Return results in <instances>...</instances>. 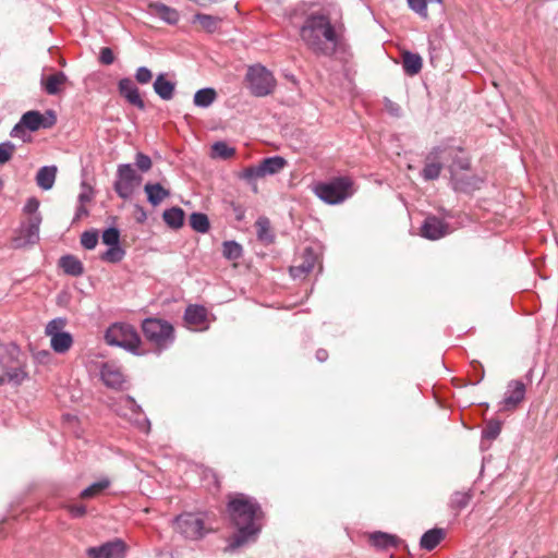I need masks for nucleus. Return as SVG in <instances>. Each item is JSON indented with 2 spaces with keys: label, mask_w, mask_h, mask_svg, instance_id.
I'll use <instances>...</instances> for the list:
<instances>
[{
  "label": "nucleus",
  "mask_w": 558,
  "mask_h": 558,
  "mask_svg": "<svg viewBox=\"0 0 558 558\" xmlns=\"http://www.w3.org/2000/svg\"><path fill=\"white\" fill-rule=\"evenodd\" d=\"M39 205H40V203H39L38 198L29 197L26 201V204L24 205L23 211L25 214L29 215V217L33 215H40L38 213Z\"/></svg>",
  "instance_id": "obj_51"
},
{
  "label": "nucleus",
  "mask_w": 558,
  "mask_h": 558,
  "mask_svg": "<svg viewBox=\"0 0 558 558\" xmlns=\"http://www.w3.org/2000/svg\"><path fill=\"white\" fill-rule=\"evenodd\" d=\"M105 341L111 347H119L125 351L141 355V338L136 329L125 323H114L110 325L105 332Z\"/></svg>",
  "instance_id": "obj_3"
},
{
  "label": "nucleus",
  "mask_w": 558,
  "mask_h": 558,
  "mask_svg": "<svg viewBox=\"0 0 558 558\" xmlns=\"http://www.w3.org/2000/svg\"><path fill=\"white\" fill-rule=\"evenodd\" d=\"M123 404L125 408H128L132 414L136 415V416H142V408L141 405H138L134 398H132L131 396H126L125 398H123L122 400ZM133 424L142 432L148 434L149 430H150V422L147 417L143 416V417H136L134 421H133Z\"/></svg>",
  "instance_id": "obj_23"
},
{
  "label": "nucleus",
  "mask_w": 558,
  "mask_h": 558,
  "mask_svg": "<svg viewBox=\"0 0 558 558\" xmlns=\"http://www.w3.org/2000/svg\"><path fill=\"white\" fill-rule=\"evenodd\" d=\"M155 13L168 24H177L179 20V13L175 9L170 8L163 3H155L153 5Z\"/></svg>",
  "instance_id": "obj_36"
},
{
  "label": "nucleus",
  "mask_w": 558,
  "mask_h": 558,
  "mask_svg": "<svg viewBox=\"0 0 558 558\" xmlns=\"http://www.w3.org/2000/svg\"><path fill=\"white\" fill-rule=\"evenodd\" d=\"M190 225L193 230L199 233H206L210 228L207 215L202 213H193L190 216Z\"/></svg>",
  "instance_id": "obj_38"
},
{
  "label": "nucleus",
  "mask_w": 558,
  "mask_h": 558,
  "mask_svg": "<svg viewBox=\"0 0 558 558\" xmlns=\"http://www.w3.org/2000/svg\"><path fill=\"white\" fill-rule=\"evenodd\" d=\"M153 72H136V80L141 84H146L151 80Z\"/></svg>",
  "instance_id": "obj_57"
},
{
  "label": "nucleus",
  "mask_w": 558,
  "mask_h": 558,
  "mask_svg": "<svg viewBox=\"0 0 558 558\" xmlns=\"http://www.w3.org/2000/svg\"><path fill=\"white\" fill-rule=\"evenodd\" d=\"M99 61L101 62V64L104 65H110L113 63L114 61V54H113V51L111 50V48L109 47H104L100 49V52H99Z\"/></svg>",
  "instance_id": "obj_53"
},
{
  "label": "nucleus",
  "mask_w": 558,
  "mask_h": 558,
  "mask_svg": "<svg viewBox=\"0 0 558 558\" xmlns=\"http://www.w3.org/2000/svg\"><path fill=\"white\" fill-rule=\"evenodd\" d=\"M135 165L142 172H147L151 168V159L149 156L137 153L135 155Z\"/></svg>",
  "instance_id": "obj_50"
},
{
  "label": "nucleus",
  "mask_w": 558,
  "mask_h": 558,
  "mask_svg": "<svg viewBox=\"0 0 558 558\" xmlns=\"http://www.w3.org/2000/svg\"><path fill=\"white\" fill-rule=\"evenodd\" d=\"M59 264L66 275L77 277L84 272L82 262L72 255L62 256Z\"/></svg>",
  "instance_id": "obj_30"
},
{
  "label": "nucleus",
  "mask_w": 558,
  "mask_h": 558,
  "mask_svg": "<svg viewBox=\"0 0 558 558\" xmlns=\"http://www.w3.org/2000/svg\"><path fill=\"white\" fill-rule=\"evenodd\" d=\"M66 508L73 518H82L86 513V507L84 505H70Z\"/></svg>",
  "instance_id": "obj_55"
},
{
  "label": "nucleus",
  "mask_w": 558,
  "mask_h": 558,
  "mask_svg": "<svg viewBox=\"0 0 558 558\" xmlns=\"http://www.w3.org/2000/svg\"><path fill=\"white\" fill-rule=\"evenodd\" d=\"M66 319L58 317L51 319L45 328V333L50 338V347L58 354L66 353L73 345V337L64 331Z\"/></svg>",
  "instance_id": "obj_6"
},
{
  "label": "nucleus",
  "mask_w": 558,
  "mask_h": 558,
  "mask_svg": "<svg viewBox=\"0 0 558 558\" xmlns=\"http://www.w3.org/2000/svg\"><path fill=\"white\" fill-rule=\"evenodd\" d=\"M88 214V210L85 208L83 204H80L76 208L75 213V220L81 219L83 216H86Z\"/></svg>",
  "instance_id": "obj_58"
},
{
  "label": "nucleus",
  "mask_w": 558,
  "mask_h": 558,
  "mask_svg": "<svg viewBox=\"0 0 558 558\" xmlns=\"http://www.w3.org/2000/svg\"><path fill=\"white\" fill-rule=\"evenodd\" d=\"M402 65L403 70H421L423 61L418 53L404 51L402 53Z\"/></svg>",
  "instance_id": "obj_40"
},
{
  "label": "nucleus",
  "mask_w": 558,
  "mask_h": 558,
  "mask_svg": "<svg viewBox=\"0 0 558 558\" xmlns=\"http://www.w3.org/2000/svg\"><path fill=\"white\" fill-rule=\"evenodd\" d=\"M16 352L17 353V349L16 348H13V351L11 352V355L13 356V353Z\"/></svg>",
  "instance_id": "obj_64"
},
{
  "label": "nucleus",
  "mask_w": 558,
  "mask_h": 558,
  "mask_svg": "<svg viewBox=\"0 0 558 558\" xmlns=\"http://www.w3.org/2000/svg\"><path fill=\"white\" fill-rule=\"evenodd\" d=\"M260 165L248 167L243 171V178L246 180H255L258 178H263L264 173L260 171Z\"/></svg>",
  "instance_id": "obj_52"
},
{
  "label": "nucleus",
  "mask_w": 558,
  "mask_h": 558,
  "mask_svg": "<svg viewBox=\"0 0 558 558\" xmlns=\"http://www.w3.org/2000/svg\"><path fill=\"white\" fill-rule=\"evenodd\" d=\"M260 171L266 175H272L280 172L287 165V160L280 156H274L263 159L260 162Z\"/></svg>",
  "instance_id": "obj_28"
},
{
  "label": "nucleus",
  "mask_w": 558,
  "mask_h": 558,
  "mask_svg": "<svg viewBox=\"0 0 558 558\" xmlns=\"http://www.w3.org/2000/svg\"><path fill=\"white\" fill-rule=\"evenodd\" d=\"M175 83L167 80L163 74H159L154 82V90L162 100L173 98Z\"/></svg>",
  "instance_id": "obj_26"
},
{
  "label": "nucleus",
  "mask_w": 558,
  "mask_h": 558,
  "mask_svg": "<svg viewBox=\"0 0 558 558\" xmlns=\"http://www.w3.org/2000/svg\"><path fill=\"white\" fill-rule=\"evenodd\" d=\"M409 8L418 14L421 17L426 19L427 12V0H407Z\"/></svg>",
  "instance_id": "obj_49"
},
{
  "label": "nucleus",
  "mask_w": 558,
  "mask_h": 558,
  "mask_svg": "<svg viewBox=\"0 0 558 558\" xmlns=\"http://www.w3.org/2000/svg\"><path fill=\"white\" fill-rule=\"evenodd\" d=\"M175 531L189 539L202 538L206 531L204 520L194 513H183L174 520Z\"/></svg>",
  "instance_id": "obj_9"
},
{
  "label": "nucleus",
  "mask_w": 558,
  "mask_h": 558,
  "mask_svg": "<svg viewBox=\"0 0 558 558\" xmlns=\"http://www.w3.org/2000/svg\"><path fill=\"white\" fill-rule=\"evenodd\" d=\"M246 83L250 92L256 97L267 96L276 87L272 72H247Z\"/></svg>",
  "instance_id": "obj_10"
},
{
  "label": "nucleus",
  "mask_w": 558,
  "mask_h": 558,
  "mask_svg": "<svg viewBox=\"0 0 558 558\" xmlns=\"http://www.w3.org/2000/svg\"><path fill=\"white\" fill-rule=\"evenodd\" d=\"M5 383V377L4 376H0V386L3 385Z\"/></svg>",
  "instance_id": "obj_62"
},
{
  "label": "nucleus",
  "mask_w": 558,
  "mask_h": 558,
  "mask_svg": "<svg viewBox=\"0 0 558 558\" xmlns=\"http://www.w3.org/2000/svg\"><path fill=\"white\" fill-rule=\"evenodd\" d=\"M440 147H450L454 149V153L448 156V169L450 172V179H452L456 174L459 175L460 173L470 170V157L460 145L454 144L453 141H447L441 143Z\"/></svg>",
  "instance_id": "obj_11"
},
{
  "label": "nucleus",
  "mask_w": 558,
  "mask_h": 558,
  "mask_svg": "<svg viewBox=\"0 0 558 558\" xmlns=\"http://www.w3.org/2000/svg\"><path fill=\"white\" fill-rule=\"evenodd\" d=\"M217 99V93L211 87L198 89L193 98V102L196 107L208 108Z\"/></svg>",
  "instance_id": "obj_32"
},
{
  "label": "nucleus",
  "mask_w": 558,
  "mask_h": 558,
  "mask_svg": "<svg viewBox=\"0 0 558 558\" xmlns=\"http://www.w3.org/2000/svg\"><path fill=\"white\" fill-rule=\"evenodd\" d=\"M526 386L520 379H512L507 384L505 396L500 404L502 410L511 411L524 400Z\"/></svg>",
  "instance_id": "obj_14"
},
{
  "label": "nucleus",
  "mask_w": 558,
  "mask_h": 558,
  "mask_svg": "<svg viewBox=\"0 0 558 558\" xmlns=\"http://www.w3.org/2000/svg\"><path fill=\"white\" fill-rule=\"evenodd\" d=\"M471 497L472 495L468 492H456L451 496L450 505L453 509L461 510L469 505Z\"/></svg>",
  "instance_id": "obj_42"
},
{
  "label": "nucleus",
  "mask_w": 558,
  "mask_h": 558,
  "mask_svg": "<svg viewBox=\"0 0 558 558\" xmlns=\"http://www.w3.org/2000/svg\"><path fill=\"white\" fill-rule=\"evenodd\" d=\"M501 430V424L498 421H490L483 429L482 435L486 439H496Z\"/></svg>",
  "instance_id": "obj_45"
},
{
  "label": "nucleus",
  "mask_w": 558,
  "mask_h": 558,
  "mask_svg": "<svg viewBox=\"0 0 558 558\" xmlns=\"http://www.w3.org/2000/svg\"><path fill=\"white\" fill-rule=\"evenodd\" d=\"M286 77H287L289 81L293 82V83H295V82H296V81H295V77H294V75H293L292 73H288V74L286 75Z\"/></svg>",
  "instance_id": "obj_61"
},
{
  "label": "nucleus",
  "mask_w": 558,
  "mask_h": 558,
  "mask_svg": "<svg viewBox=\"0 0 558 558\" xmlns=\"http://www.w3.org/2000/svg\"><path fill=\"white\" fill-rule=\"evenodd\" d=\"M98 243V233L96 231H85L81 235V244L86 250H93Z\"/></svg>",
  "instance_id": "obj_46"
},
{
  "label": "nucleus",
  "mask_w": 558,
  "mask_h": 558,
  "mask_svg": "<svg viewBox=\"0 0 558 558\" xmlns=\"http://www.w3.org/2000/svg\"><path fill=\"white\" fill-rule=\"evenodd\" d=\"M142 177L136 173L130 163L118 166L114 191L122 198L128 199L132 196L134 189L141 183Z\"/></svg>",
  "instance_id": "obj_8"
},
{
  "label": "nucleus",
  "mask_w": 558,
  "mask_h": 558,
  "mask_svg": "<svg viewBox=\"0 0 558 558\" xmlns=\"http://www.w3.org/2000/svg\"><path fill=\"white\" fill-rule=\"evenodd\" d=\"M369 539L375 547L381 549L390 546L395 547L399 543V538L397 536L384 532H374L371 534Z\"/></svg>",
  "instance_id": "obj_34"
},
{
  "label": "nucleus",
  "mask_w": 558,
  "mask_h": 558,
  "mask_svg": "<svg viewBox=\"0 0 558 558\" xmlns=\"http://www.w3.org/2000/svg\"><path fill=\"white\" fill-rule=\"evenodd\" d=\"M21 120L28 128L29 132H36L40 129H50L57 123V114L53 110H47L44 113L37 110L25 112Z\"/></svg>",
  "instance_id": "obj_12"
},
{
  "label": "nucleus",
  "mask_w": 558,
  "mask_h": 558,
  "mask_svg": "<svg viewBox=\"0 0 558 558\" xmlns=\"http://www.w3.org/2000/svg\"><path fill=\"white\" fill-rule=\"evenodd\" d=\"M102 242L108 246L120 245V232L117 228H108L102 233Z\"/></svg>",
  "instance_id": "obj_43"
},
{
  "label": "nucleus",
  "mask_w": 558,
  "mask_h": 558,
  "mask_svg": "<svg viewBox=\"0 0 558 558\" xmlns=\"http://www.w3.org/2000/svg\"><path fill=\"white\" fill-rule=\"evenodd\" d=\"M448 233L449 226L435 216L427 217L421 228L422 236L428 240H438Z\"/></svg>",
  "instance_id": "obj_18"
},
{
  "label": "nucleus",
  "mask_w": 558,
  "mask_h": 558,
  "mask_svg": "<svg viewBox=\"0 0 558 558\" xmlns=\"http://www.w3.org/2000/svg\"><path fill=\"white\" fill-rule=\"evenodd\" d=\"M213 153L215 156L227 159L234 155V149L229 147L223 142H217L213 145Z\"/></svg>",
  "instance_id": "obj_47"
},
{
  "label": "nucleus",
  "mask_w": 558,
  "mask_h": 558,
  "mask_svg": "<svg viewBox=\"0 0 558 558\" xmlns=\"http://www.w3.org/2000/svg\"><path fill=\"white\" fill-rule=\"evenodd\" d=\"M87 555L89 558H124V544L118 539L98 547H89Z\"/></svg>",
  "instance_id": "obj_17"
},
{
  "label": "nucleus",
  "mask_w": 558,
  "mask_h": 558,
  "mask_svg": "<svg viewBox=\"0 0 558 558\" xmlns=\"http://www.w3.org/2000/svg\"><path fill=\"white\" fill-rule=\"evenodd\" d=\"M41 221V215L31 216L26 223L21 227L20 235L13 240L14 246L24 247L37 243L39 241Z\"/></svg>",
  "instance_id": "obj_13"
},
{
  "label": "nucleus",
  "mask_w": 558,
  "mask_h": 558,
  "mask_svg": "<svg viewBox=\"0 0 558 558\" xmlns=\"http://www.w3.org/2000/svg\"><path fill=\"white\" fill-rule=\"evenodd\" d=\"M316 359L319 361V362H325L327 359H328V352L324 349H319L317 350L316 352Z\"/></svg>",
  "instance_id": "obj_59"
},
{
  "label": "nucleus",
  "mask_w": 558,
  "mask_h": 558,
  "mask_svg": "<svg viewBox=\"0 0 558 558\" xmlns=\"http://www.w3.org/2000/svg\"><path fill=\"white\" fill-rule=\"evenodd\" d=\"M93 197L92 187H89L85 182L82 183V192L78 195L80 204H85L89 202Z\"/></svg>",
  "instance_id": "obj_54"
},
{
  "label": "nucleus",
  "mask_w": 558,
  "mask_h": 558,
  "mask_svg": "<svg viewBox=\"0 0 558 558\" xmlns=\"http://www.w3.org/2000/svg\"><path fill=\"white\" fill-rule=\"evenodd\" d=\"M385 108L387 109V111L392 114V116H399L400 114V107L392 102L391 100L389 99H386L385 101Z\"/></svg>",
  "instance_id": "obj_56"
},
{
  "label": "nucleus",
  "mask_w": 558,
  "mask_h": 558,
  "mask_svg": "<svg viewBox=\"0 0 558 558\" xmlns=\"http://www.w3.org/2000/svg\"><path fill=\"white\" fill-rule=\"evenodd\" d=\"M445 536L442 529H432L425 532L420 541L421 548L425 550H433L441 542Z\"/></svg>",
  "instance_id": "obj_29"
},
{
  "label": "nucleus",
  "mask_w": 558,
  "mask_h": 558,
  "mask_svg": "<svg viewBox=\"0 0 558 558\" xmlns=\"http://www.w3.org/2000/svg\"><path fill=\"white\" fill-rule=\"evenodd\" d=\"M125 251L120 245L109 246V248L101 254V259L108 263H119L123 259Z\"/></svg>",
  "instance_id": "obj_41"
},
{
  "label": "nucleus",
  "mask_w": 558,
  "mask_h": 558,
  "mask_svg": "<svg viewBox=\"0 0 558 558\" xmlns=\"http://www.w3.org/2000/svg\"><path fill=\"white\" fill-rule=\"evenodd\" d=\"M11 137L21 138L23 142H27L31 140V135L28 134V128L23 124V121H20L13 126L10 132Z\"/></svg>",
  "instance_id": "obj_48"
},
{
  "label": "nucleus",
  "mask_w": 558,
  "mask_h": 558,
  "mask_svg": "<svg viewBox=\"0 0 558 558\" xmlns=\"http://www.w3.org/2000/svg\"><path fill=\"white\" fill-rule=\"evenodd\" d=\"M300 36L315 53L333 54L341 43L340 26L335 16L311 13L300 28Z\"/></svg>",
  "instance_id": "obj_2"
},
{
  "label": "nucleus",
  "mask_w": 558,
  "mask_h": 558,
  "mask_svg": "<svg viewBox=\"0 0 558 558\" xmlns=\"http://www.w3.org/2000/svg\"><path fill=\"white\" fill-rule=\"evenodd\" d=\"M100 378L111 389H122L125 383V376L121 367L112 362H106L101 365Z\"/></svg>",
  "instance_id": "obj_16"
},
{
  "label": "nucleus",
  "mask_w": 558,
  "mask_h": 558,
  "mask_svg": "<svg viewBox=\"0 0 558 558\" xmlns=\"http://www.w3.org/2000/svg\"><path fill=\"white\" fill-rule=\"evenodd\" d=\"M119 92L120 95L124 97L129 104L141 110L145 108V102L140 95L138 88L131 80L122 78L119 82Z\"/></svg>",
  "instance_id": "obj_20"
},
{
  "label": "nucleus",
  "mask_w": 558,
  "mask_h": 558,
  "mask_svg": "<svg viewBox=\"0 0 558 558\" xmlns=\"http://www.w3.org/2000/svg\"><path fill=\"white\" fill-rule=\"evenodd\" d=\"M110 485V480L108 477H102L83 489L80 494V497L83 499L95 498L101 495L107 488H109Z\"/></svg>",
  "instance_id": "obj_31"
},
{
  "label": "nucleus",
  "mask_w": 558,
  "mask_h": 558,
  "mask_svg": "<svg viewBox=\"0 0 558 558\" xmlns=\"http://www.w3.org/2000/svg\"><path fill=\"white\" fill-rule=\"evenodd\" d=\"M184 320L195 330L206 329L207 311L202 305H190L184 312Z\"/></svg>",
  "instance_id": "obj_19"
},
{
  "label": "nucleus",
  "mask_w": 558,
  "mask_h": 558,
  "mask_svg": "<svg viewBox=\"0 0 558 558\" xmlns=\"http://www.w3.org/2000/svg\"><path fill=\"white\" fill-rule=\"evenodd\" d=\"M242 246L235 241H225L222 244V255L229 260H235L242 256Z\"/></svg>",
  "instance_id": "obj_39"
},
{
  "label": "nucleus",
  "mask_w": 558,
  "mask_h": 558,
  "mask_svg": "<svg viewBox=\"0 0 558 558\" xmlns=\"http://www.w3.org/2000/svg\"><path fill=\"white\" fill-rule=\"evenodd\" d=\"M483 182L484 180L482 177L470 172V170L464 171L459 175L456 174L452 179H450L452 189L462 193H472L476 190H480Z\"/></svg>",
  "instance_id": "obj_15"
},
{
  "label": "nucleus",
  "mask_w": 558,
  "mask_h": 558,
  "mask_svg": "<svg viewBox=\"0 0 558 558\" xmlns=\"http://www.w3.org/2000/svg\"><path fill=\"white\" fill-rule=\"evenodd\" d=\"M57 177V167L56 166H44L41 167L36 174V183L37 185L44 190H51Z\"/></svg>",
  "instance_id": "obj_24"
},
{
  "label": "nucleus",
  "mask_w": 558,
  "mask_h": 558,
  "mask_svg": "<svg viewBox=\"0 0 558 558\" xmlns=\"http://www.w3.org/2000/svg\"><path fill=\"white\" fill-rule=\"evenodd\" d=\"M314 192L323 202L337 205L352 196V181L347 177L336 178L329 182L317 184Z\"/></svg>",
  "instance_id": "obj_5"
},
{
  "label": "nucleus",
  "mask_w": 558,
  "mask_h": 558,
  "mask_svg": "<svg viewBox=\"0 0 558 558\" xmlns=\"http://www.w3.org/2000/svg\"><path fill=\"white\" fill-rule=\"evenodd\" d=\"M163 221L172 229H179L184 222V211L180 207H171L162 214Z\"/></svg>",
  "instance_id": "obj_33"
},
{
  "label": "nucleus",
  "mask_w": 558,
  "mask_h": 558,
  "mask_svg": "<svg viewBox=\"0 0 558 558\" xmlns=\"http://www.w3.org/2000/svg\"><path fill=\"white\" fill-rule=\"evenodd\" d=\"M454 153L453 148L440 147V145L432 148L425 158L424 168L421 171V177L425 181H433L439 178L440 172L448 162V156Z\"/></svg>",
  "instance_id": "obj_7"
},
{
  "label": "nucleus",
  "mask_w": 558,
  "mask_h": 558,
  "mask_svg": "<svg viewBox=\"0 0 558 558\" xmlns=\"http://www.w3.org/2000/svg\"><path fill=\"white\" fill-rule=\"evenodd\" d=\"M14 365L1 366L4 371L5 380L14 385H21L27 377L24 365L15 357H13Z\"/></svg>",
  "instance_id": "obj_25"
},
{
  "label": "nucleus",
  "mask_w": 558,
  "mask_h": 558,
  "mask_svg": "<svg viewBox=\"0 0 558 558\" xmlns=\"http://www.w3.org/2000/svg\"><path fill=\"white\" fill-rule=\"evenodd\" d=\"M66 80L64 72H54L49 75H43L40 84L48 95H57L62 90Z\"/></svg>",
  "instance_id": "obj_22"
},
{
  "label": "nucleus",
  "mask_w": 558,
  "mask_h": 558,
  "mask_svg": "<svg viewBox=\"0 0 558 558\" xmlns=\"http://www.w3.org/2000/svg\"><path fill=\"white\" fill-rule=\"evenodd\" d=\"M228 512L236 533L231 537L230 549L255 542L263 527L264 513L255 498L235 494L228 502Z\"/></svg>",
  "instance_id": "obj_1"
},
{
  "label": "nucleus",
  "mask_w": 558,
  "mask_h": 558,
  "mask_svg": "<svg viewBox=\"0 0 558 558\" xmlns=\"http://www.w3.org/2000/svg\"><path fill=\"white\" fill-rule=\"evenodd\" d=\"M136 70L144 71V70H148V69L146 66H138Z\"/></svg>",
  "instance_id": "obj_63"
},
{
  "label": "nucleus",
  "mask_w": 558,
  "mask_h": 558,
  "mask_svg": "<svg viewBox=\"0 0 558 558\" xmlns=\"http://www.w3.org/2000/svg\"><path fill=\"white\" fill-rule=\"evenodd\" d=\"M15 149L16 147L12 142L7 141L0 143V165L8 162L12 158Z\"/></svg>",
  "instance_id": "obj_44"
},
{
  "label": "nucleus",
  "mask_w": 558,
  "mask_h": 558,
  "mask_svg": "<svg viewBox=\"0 0 558 558\" xmlns=\"http://www.w3.org/2000/svg\"><path fill=\"white\" fill-rule=\"evenodd\" d=\"M317 256L312 248H305L303 253V260L299 265L290 267V274L294 279L302 278L313 271Z\"/></svg>",
  "instance_id": "obj_21"
},
{
  "label": "nucleus",
  "mask_w": 558,
  "mask_h": 558,
  "mask_svg": "<svg viewBox=\"0 0 558 558\" xmlns=\"http://www.w3.org/2000/svg\"><path fill=\"white\" fill-rule=\"evenodd\" d=\"M145 338L156 347L158 352L168 349L174 341L173 326L163 319L146 318L142 323Z\"/></svg>",
  "instance_id": "obj_4"
},
{
  "label": "nucleus",
  "mask_w": 558,
  "mask_h": 558,
  "mask_svg": "<svg viewBox=\"0 0 558 558\" xmlns=\"http://www.w3.org/2000/svg\"><path fill=\"white\" fill-rule=\"evenodd\" d=\"M195 22L199 23L207 33L211 34L218 29L221 19L209 14L196 13L193 17V23Z\"/></svg>",
  "instance_id": "obj_35"
},
{
  "label": "nucleus",
  "mask_w": 558,
  "mask_h": 558,
  "mask_svg": "<svg viewBox=\"0 0 558 558\" xmlns=\"http://www.w3.org/2000/svg\"><path fill=\"white\" fill-rule=\"evenodd\" d=\"M247 70H252V71H255V70H260V71H264V70H267V68L260 63H256V64H252L248 66Z\"/></svg>",
  "instance_id": "obj_60"
},
{
  "label": "nucleus",
  "mask_w": 558,
  "mask_h": 558,
  "mask_svg": "<svg viewBox=\"0 0 558 558\" xmlns=\"http://www.w3.org/2000/svg\"><path fill=\"white\" fill-rule=\"evenodd\" d=\"M255 227L258 240L265 242L272 241L274 235L271 234L270 221L267 217H259L255 222Z\"/></svg>",
  "instance_id": "obj_37"
},
{
  "label": "nucleus",
  "mask_w": 558,
  "mask_h": 558,
  "mask_svg": "<svg viewBox=\"0 0 558 558\" xmlns=\"http://www.w3.org/2000/svg\"><path fill=\"white\" fill-rule=\"evenodd\" d=\"M144 191L147 195V201L153 205H159L165 198L170 195V192L166 190L160 183H146Z\"/></svg>",
  "instance_id": "obj_27"
}]
</instances>
